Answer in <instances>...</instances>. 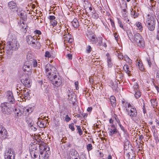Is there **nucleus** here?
<instances>
[{"label": "nucleus", "instance_id": "obj_5", "mask_svg": "<svg viewBox=\"0 0 159 159\" xmlns=\"http://www.w3.org/2000/svg\"><path fill=\"white\" fill-rule=\"evenodd\" d=\"M7 6L9 9L13 12L18 14L20 11V7L17 6L15 2L11 1L9 2Z\"/></svg>", "mask_w": 159, "mask_h": 159}, {"label": "nucleus", "instance_id": "obj_19", "mask_svg": "<svg viewBox=\"0 0 159 159\" xmlns=\"http://www.w3.org/2000/svg\"><path fill=\"white\" fill-rule=\"evenodd\" d=\"M26 121L30 126L32 127L34 124L33 120L29 116H27L26 118Z\"/></svg>", "mask_w": 159, "mask_h": 159}, {"label": "nucleus", "instance_id": "obj_9", "mask_svg": "<svg viewBox=\"0 0 159 159\" xmlns=\"http://www.w3.org/2000/svg\"><path fill=\"white\" fill-rule=\"evenodd\" d=\"M22 70L25 72H29V75H30L32 73V66L28 61L26 62L23 66Z\"/></svg>", "mask_w": 159, "mask_h": 159}, {"label": "nucleus", "instance_id": "obj_28", "mask_svg": "<svg viewBox=\"0 0 159 159\" xmlns=\"http://www.w3.org/2000/svg\"><path fill=\"white\" fill-rule=\"evenodd\" d=\"M117 74L116 75L117 80V78L119 79L120 80H122L123 78V76L122 73L120 71H119V72H117Z\"/></svg>", "mask_w": 159, "mask_h": 159}, {"label": "nucleus", "instance_id": "obj_15", "mask_svg": "<svg viewBox=\"0 0 159 159\" xmlns=\"http://www.w3.org/2000/svg\"><path fill=\"white\" fill-rule=\"evenodd\" d=\"M68 99L70 101V103L74 105L76 101L75 96L74 94L70 93L68 95Z\"/></svg>", "mask_w": 159, "mask_h": 159}, {"label": "nucleus", "instance_id": "obj_40", "mask_svg": "<svg viewBox=\"0 0 159 159\" xmlns=\"http://www.w3.org/2000/svg\"><path fill=\"white\" fill-rule=\"evenodd\" d=\"M117 55L118 58L121 59H123L124 58V57L123 56L122 53H120V52H117Z\"/></svg>", "mask_w": 159, "mask_h": 159}, {"label": "nucleus", "instance_id": "obj_4", "mask_svg": "<svg viewBox=\"0 0 159 159\" xmlns=\"http://www.w3.org/2000/svg\"><path fill=\"white\" fill-rule=\"evenodd\" d=\"M133 39L137 45L140 47H143L145 46L144 39L139 33H135L134 34Z\"/></svg>", "mask_w": 159, "mask_h": 159}, {"label": "nucleus", "instance_id": "obj_62", "mask_svg": "<svg viewBox=\"0 0 159 159\" xmlns=\"http://www.w3.org/2000/svg\"><path fill=\"white\" fill-rule=\"evenodd\" d=\"M92 107H89L87 109V111L89 112H90L92 111Z\"/></svg>", "mask_w": 159, "mask_h": 159}, {"label": "nucleus", "instance_id": "obj_20", "mask_svg": "<svg viewBox=\"0 0 159 159\" xmlns=\"http://www.w3.org/2000/svg\"><path fill=\"white\" fill-rule=\"evenodd\" d=\"M20 12L17 14L23 20L25 21L26 20L27 17V16L25 14V12L24 11H21L20 14H19Z\"/></svg>", "mask_w": 159, "mask_h": 159}, {"label": "nucleus", "instance_id": "obj_25", "mask_svg": "<svg viewBox=\"0 0 159 159\" xmlns=\"http://www.w3.org/2000/svg\"><path fill=\"white\" fill-rule=\"evenodd\" d=\"M70 154L72 156H74L75 157H79V153H78L77 151L75 149H72L71 150L70 152Z\"/></svg>", "mask_w": 159, "mask_h": 159}, {"label": "nucleus", "instance_id": "obj_34", "mask_svg": "<svg viewBox=\"0 0 159 159\" xmlns=\"http://www.w3.org/2000/svg\"><path fill=\"white\" fill-rule=\"evenodd\" d=\"M124 58L125 60L129 63H131L132 60L129 58V57L127 55L124 56Z\"/></svg>", "mask_w": 159, "mask_h": 159}, {"label": "nucleus", "instance_id": "obj_50", "mask_svg": "<svg viewBox=\"0 0 159 159\" xmlns=\"http://www.w3.org/2000/svg\"><path fill=\"white\" fill-rule=\"evenodd\" d=\"M71 120L69 116L68 115H66L65 117V120L66 121L68 122L70 121Z\"/></svg>", "mask_w": 159, "mask_h": 159}, {"label": "nucleus", "instance_id": "obj_53", "mask_svg": "<svg viewBox=\"0 0 159 159\" xmlns=\"http://www.w3.org/2000/svg\"><path fill=\"white\" fill-rule=\"evenodd\" d=\"M118 23L119 24H120V27H121V28H122V29H124L122 23L121 21H120L119 19H118Z\"/></svg>", "mask_w": 159, "mask_h": 159}, {"label": "nucleus", "instance_id": "obj_36", "mask_svg": "<svg viewBox=\"0 0 159 159\" xmlns=\"http://www.w3.org/2000/svg\"><path fill=\"white\" fill-rule=\"evenodd\" d=\"M102 37H99L98 39V45L99 46H102Z\"/></svg>", "mask_w": 159, "mask_h": 159}, {"label": "nucleus", "instance_id": "obj_22", "mask_svg": "<svg viewBox=\"0 0 159 159\" xmlns=\"http://www.w3.org/2000/svg\"><path fill=\"white\" fill-rule=\"evenodd\" d=\"M39 144H35L31 145L30 148V150L33 151H38V148Z\"/></svg>", "mask_w": 159, "mask_h": 159}, {"label": "nucleus", "instance_id": "obj_46", "mask_svg": "<svg viewBox=\"0 0 159 159\" xmlns=\"http://www.w3.org/2000/svg\"><path fill=\"white\" fill-rule=\"evenodd\" d=\"M134 91H136V90H139V85L136 83L133 86Z\"/></svg>", "mask_w": 159, "mask_h": 159}, {"label": "nucleus", "instance_id": "obj_32", "mask_svg": "<svg viewBox=\"0 0 159 159\" xmlns=\"http://www.w3.org/2000/svg\"><path fill=\"white\" fill-rule=\"evenodd\" d=\"M138 65L140 70L141 71H143L144 70V67L143 66L142 63H141L139 61L138 62Z\"/></svg>", "mask_w": 159, "mask_h": 159}, {"label": "nucleus", "instance_id": "obj_26", "mask_svg": "<svg viewBox=\"0 0 159 159\" xmlns=\"http://www.w3.org/2000/svg\"><path fill=\"white\" fill-rule=\"evenodd\" d=\"M27 59L29 61H30V60L34 59V56L31 54L30 52H28L27 54Z\"/></svg>", "mask_w": 159, "mask_h": 159}, {"label": "nucleus", "instance_id": "obj_17", "mask_svg": "<svg viewBox=\"0 0 159 159\" xmlns=\"http://www.w3.org/2000/svg\"><path fill=\"white\" fill-rule=\"evenodd\" d=\"M8 136V133L6 129H4V130L0 132V137H2V139H5Z\"/></svg>", "mask_w": 159, "mask_h": 159}, {"label": "nucleus", "instance_id": "obj_10", "mask_svg": "<svg viewBox=\"0 0 159 159\" xmlns=\"http://www.w3.org/2000/svg\"><path fill=\"white\" fill-rule=\"evenodd\" d=\"M5 158L11 159L12 157L13 159H14L15 157V155L13 151L10 148H8L6 151L5 153Z\"/></svg>", "mask_w": 159, "mask_h": 159}, {"label": "nucleus", "instance_id": "obj_14", "mask_svg": "<svg viewBox=\"0 0 159 159\" xmlns=\"http://www.w3.org/2000/svg\"><path fill=\"white\" fill-rule=\"evenodd\" d=\"M109 131L108 133L110 135L112 136L114 134H116L118 133V134L120 136V134L119 133L117 129L116 128L114 125H113L111 126V128L109 129Z\"/></svg>", "mask_w": 159, "mask_h": 159}, {"label": "nucleus", "instance_id": "obj_57", "mask_svg": "<svg viewBox=\"0 0 159 159\" xmlns=\"http://www.w3.org/2000/svg\"><path fill=\"white\" fill-rule=\"evenodd\" d=\"M35 33L36 34H38L39 35L41 34V32L38 30H35Z\"/></svg>", "mask_w": 159, "mask_h": 159}, {"label": "nucleus", "instance_id": "obj_39", "mask_svg": "<svg viewBox=\"0 0 159 159\" xmlns=\"http://www.w3.org/2000/svg\"><path fill=\"white\" fill-rule=\"evenodd\" d=\"M108 65L109 67H111L112 64L111 63V59L110 57L107 58Z\"/></svg>", "mask_w": 159, "mask_h": 159}, {"label": "nucleus", "instance_id": "obj_13", "mask_svg": "<svg viewBox=\"0 0 159 159\" xmlns=\"http://www.w3.org/2000/svg\"><path fill=\"white\" fill-rule=\"evenodd\" d=\"M87 37L89 41L93 44H96L98 42V39L95 35H90L87 34Z\"/></svg>", "mask_w": 159, "mask_h": 159}, {"label": "nucleus", "instance_id": "obj_56", "mask_svg": "<svg viewBox=\"0 0 159 159\" xmlns=\"http://www.w3.org/2000/svg\"><path fill=\"white\" fill-rule=\"evenodd\" d=\"M67 57L69 59H72V55L71 54H68L67 55Z\"/></svg>", "mask_w": 159, "mask_h": 159}, {"label": "nucleus", "instance_id": "obj_41", "mask_svg": "<svg viewBox=\"0 0 159 159\" xmlns=\"http://www.w3.org/2000/svg\"><path fill=\"white\" fill-rule=\"evenodd\" d=\"M30 153L31 156L32 157V156H33V158H35L37 157V155L36 154H35V151H33V150L30 151Z\"/></svg>", "mask_w": 159, "mask_h": 159}, {"label": "nucleus", "instance_id": "obj_58", "mask_svg": "<svg viewBox=\"0 0 159 159\" xmlns=\"http://www.w3.org/2000/svg\"><path fill=\"white\" fill-rule=\"evenodd\" d=\"M124 70L129 69V67L128 65H125L124 66Z\"/></svg>", "mask_w": 159, "mask_h": 159}, {"label": "nucleus", "instance_id": "obj_61", "mask_svg": "<svg viewBox=\"0 0 159 159\" xmlns=\"http://www.w3.org/2000/svg\"><path fill=\"white\" fill-rule=\"evenodd\" d=\"M47 147H46L45 146L43 148V151H48L49 150V148H48V149L47 150Z\"/></svg>", "mask_w": 159, "mask_h": 159}, {"label": "nucleus", "instance_id": "obj_29", "mask_svg": "<svg viewBox=\"0 0 159 159\" xmlns=\"http://www.w3.org/2000/svg\"><path fill=\"white\" fill-rule=\"evenodd\" d=\"M141 95V93L139 90H136L135 91L134 96L136 98H139Z\"/></svg>", "mask_w": 159, "mask_h": 159}, {"label": "nucleus", "instance_id": "obj_30", "mask_svg": "<svg viewBox=\"0 0 159 159\" xmlns=\"http://www.w3.org/2000/svg\"><path fill=\"white\" fill-rule=\"evenodd\" d=\"M24 110L30 113L33 111V109L32 107H25L24 108Z\"/></svg>", "mask_w": 159, "mask_h": 159}, {"label": "nucleus", "instance_id": "obj_60", "mask_svg": "<svg viewBox=\"0 0 159 159\" xmlns=\"http://www.w3.org/2000/svg\"><path fill=\"white\" fill-rule=\"evenodd\" d=\"M44 146H43L42 145H40L39 144V145L38 146V147H39V148L40 150H43V149Z\"/></svg>", "mask_w": 159, "mask_h": 159}, {"label": "nucleus", "instance_id": "obj_6", "mask_svg": "<svg viewBox=\"0 0 159 159\" xmlns=\"http://www.w3.org/2000/svg\"><path fill=\"white\" fill-rule=\"evenodd\" d=\"M128 115L131 118L135 117L137 115V112L136 108L133 106L129 104L128 108L126 109Z\"/></svg>", "mask_w": 159, "mask_h": 159}, {"label": "nucleus", "instance_id": "obj_64", "mask_svg": "<svg viewBox=\"0 0 159 159\" xmlns=\"http://www.w3.org/2000/svg\"><path fill=\"white\" fill-rule=\"evenodd\" d=\"M151 102L152 105H153L154 106L155 103V100L154 99L151 100Z\"/></svg>", "mask_w": 159, "mask_h": 159}, {"label": "nucleus", "instance_id": "obj_45", "mask_svg": "<svg viewBox=\"0 0 159 159\" xmlns=\"http://www.w3.org/2000/svg\"><path fill=\"white\" fill-rule=\"evenodd\" d=\"M51 56V55L50 54V52L48 51H47L45 52V57H48V58L50 57Z\"/></svg>", "mask_w": 159, "mask_h": 159}, {"label": "nucleus", "instance_id": "obj_59", "mask_svg": "<svg viewBox=\"0 0 159 159\" xmlns=\"http://www.w3.org/2000/svg\"><path fill=\"white\" fill-rule=\"evenodd\" d=\"M125 72L128 74L129 76L130 75V71L129 70V69L125 70Z\"/></svg>", "mask_w": 159, "mask_h": 159}, {"label": "nucleus", "instance_id": "obj_54", "mask_svg": "<svg viewBox=\"0 0 159 159\" xmlns=\"http://www.w3.org/2000/svg\"><path fill=\"white\" fill-rule=\"evenodd\" d=\"M157 40H159V27L157 29Z\"/></svg>", "mask_w": 159, "mask_h": 159}, {"label": "nucleus", "instance_id": "obj_3", "mask_svg": "<svg viewBox=\"0 0 159 159\" xmlns=\"http://www.w3.org/2000/svg\"><path fill=\"white\" fill-rule=\"evenodd\" d=\"M49 80L52 81V83L55 86L58 87L61 84V77L53 73L52 75L48 77Z\"/></svg>", "mask_w": 159, "mask_h": 159}, {"label": "nucleus", "instance_id": "obj_18", "mask_svg": "<svg viewBox=\"0 0 159 159\" xmlns=\"http://www.w3.org/2000/svg\"><path fill=\"white\" fill-rule=\"evenodd\" d=\"M110 101L111 106L113 107H115L116 105V100L115 97L113 96L110 97Z\"/></svg>", "mask_w": 159, "mask_h": 159}, {"label": "nucleus", "instance_id": "obj_31", "mask_svg": "<svg viewBox=\"0 0 159 159\" xmlns=\"http://www.w3.org/2000/svg\"><path fill=\"white\" fill-rule=\"evenodd\" d=\"M127 33L128 35L130 40H131V39H133L134 36H133L132 33L129 30L127 31Z\"/></svg>", "mask_w": 159, "mask_h": 159}, {"label": "nucleus", "instance_id": "obj_7", "mask_svg": "<svg viewBox=\"0 0 159 159\" xmlns=\"http://www.w3.org/2000/svg\"><path fill=\"white\" fill-rule=\"evenodd\" d=\"M45 71L48 77L54 73L56 74V69L49 64H47L45 66Z\"/></svg>", "mask_w": 159, "mask_h": 159}, {"label": "nucleus", "instance_id": "obj_63", "mask_svg": "<svg viewBox=\"0 0 159 159\" xmlns=\"http://www.w3.org/2000/svg\"><path fill=\"white\" fill-rule=\"evenodd\" d=\"M4 129H5V128L2 125H0V132L3 130Z\"/></svg>", "mask_w": 159, "mask_h": 159}, {"label": "nucleus", "instance_id": "obj_37", "mask_svg": "<svg viewBox=\"0 0 159 159\" xmlns=\"http://www.w3.org/2000/svg\"><path fill=\"white\" fill-rule=\"evenodd\" d=\"M26 25H25L24 23L23 22L22 24H21L20 25V27L22 29L26 30L27 27Z\"/></svg>", "mask_w": 159, "mask_h": 159}, {"label": "nucleus", "instance_id": "obj_43", "mask_svg": "<svg viewBox=\"0 0 159 159\" xmlns=\"http://www.w3.org/2000/svg\"><path fill=\"white\" fill-rule=\"evenodd\" d=\"M51 25H52L53 27H54L57 25V22L56 20H54L51 21Z\"/></svg>", "mask_w": 159, "mask_h": 159}, {"label": "nucleus", "instance_id": "obj_42", "mask_svg": "<svg viewBox=\"0 0 159 159\" xmlns=\"http://www.w3.org/2000/svg\"><path fill=\"white\" fill-rule=\"evenodd\" d=\"M87 149L88 151H90L92 149V146L91 144H89L87 146Z\"/></svg>", "mask_w": 159, "mask_h": 159}, {"label": "nucleus", "instance_id": "obj_33", "mask_svg": "<svg viewBox=\"0 0 159 159\" xmlns=\"http://www.w3.org/2000/svg\"><path fill=\"white\" fill-rule=\"evenodd\" d=\"M37 124L39 126V127L40 128H43L46 126V125H45L43 123V121H39L38 122Z\"/></svg>", "mask_w": 159, "mask_h": 159}, {"label": "nucleus", "instance_id": "obj_21", "mask_svg": "<svg viewBox=\"0 0 159 159\" xmlns=\"http://www.w3.org/2000/svg\"><path fill=\"white\" fill-rule=\"evenodd\" d=\"M71 23L73 26L75 28H77L79 26V22L76 19H74Z\"/></svg>", "mask_w": 159, "mask_h": 159}, {"label": "nucleus", "instance_id": "obj_38", "mask_svg": "<svg viewBox=\"0 0 159 159\" xmlns=\"http://www.w3.org/2000/svg\"><path fill=\"white\" fill-rule=\"evenodd\" d=\"M137 26L139 28L140 30H143V27L141 23L138 22L136 24Z\"/></svg>", "mask_w": 159, "mask_h": 159}, {"label": "nucleus", "instance_id": "obj_11", "mask_svg": "<svg viewBox=\"0 0 159 159\" xmlns=\"http://www.w3.org/2000/svg\"><path fill=\"white\" fill-rule=\"evenodd\" d=\"M156 21V17L154 14H148L147 16V20L146 21V24H155Z\"/></svg>", "mask_w": 159, "mask_h": 159}, {"label": "nucleus", "instance_id": "obj_55", "mask_svg": "<svg viewBox=\"0 0 159 159\" xmlns=\"http://www.w3.org/2000/svg\"><path fill=\"white\" fill-rule=\"evenodd\" d=\"M75 86L76 89V90L78 89H79L78 86V81H76L75 83Z\"/></svg>", "mask_w": 159, "mask_h": 159}, {"label": "nucleus", "instance_id": "obj_24", "mask_svg": "<svg viewBox=\"0 0 159 159\" xmlns=\"http://www.w3.org/2000/svg\"><path fill=\"white\" fill-rule=\"evenodd\" d=\"M28 61L29 63H30L31 64V66H32V65L34 67L37 66V62L35 60L32 59L30 61Z\"/></svg>", "mask_w": 159, "mask_h": 159}, {"label": "nucleus", "instance_id": "obj_23", "mask_svg": "<svg viewBox=\"0 0 159 159\" xmlns=\"http://www.w3.org/2000/svg\"><path fill=\"white\" fill-rule=\"evenodd\" d=\"M147 26L148 29L150 31H153L154 30L155 28V24H146Z\"/></svg>", "mask_w": 159, "mask_h": 159}, {"label": "nucleus", "instance_id": "obj_44", "mask_svg": "<svg viewBox=\"0 0 159 159\" xmlns=\"http://www.w3.org/2000/svg\"><path fill=\"white\" fill-rule=\"evenodd\" d=\"M74 124L73 123H71L69 125V128L72 131L75 130V128L74 126Z\"/></svg>", "mask_w": 159, "mask_h": 159}, {"label": "nucleus", "instance_id": "obj_12", "mask_svg": "<svg viewBox=\"0 0 159 159\" xmlns=\"http://www.w3.org/2000/svg\"><path fill=\"white\" fill-rule=\"evenodd\" d=\"M7 99L9 103H10L11 104L13 105L15 103V99L13 96V94L11 91H8L7 93Z\"/></svg>", "mask_w": 159, "mask_h": 159}, {"label": "nucleus", "instance_id": "obj_8", "mask_svg": "<svg viewBox=\"0 0 159 159\" xmlns=\"http://www.w3.org/2000/svg\"><path fill=\"white\" fill-rule=\"evenodd\" d=\"M7 48L8 51L18 49V47L17 45V41L15 40L14 41L12 39V41L8 42L7 43Z\"/></svg>", "mask_w": 159, "mask_h": 159}, {"label": "nucleus", "instance_id": "obj_49", "mask_svg": "<svg viewBox=\"0 0 159 159\" xmlns=\"http://www.w3.org/2000/svg\"><path fill=\"white\" fill-rule=\"evenodd\" d=\"M92 48L90 45L87 46L86 50L88 53H89L91 51Z\"/></svg>", "mask_w": 159, "mask_h": 159}, {"label": "nucleus", "instance_id": "obj_1", "mask_svg": "<svg viewBox=\"0 0 159 159\" xmlns=\"http://www.w3.org/2000/svg\"><path fill=\"white\" fill-rule=\"evenodd\" d=\"M13 105L11 104L8 102H4L1 104V111L3 114L8 115L11 114L12 111L13 110Z\"/></svg>", "mask_w": 159, "mask_h": 159}, {"label": "nucleus", "instance_id": "obj_27", "mask_svg": "<svg viewBox=\"0 0 159 159\" xmlns=\"http://www.w3.org/2000/svg\"><path fill=\"white\" fill-rule=\"evenodd\" d=\"M129 142L128 141H127L124 143V149L125 150H127L129 147Z\"/></svg>", "mask_w": 159, "mask_h": 159}, {"label": "nucleus", "instance_id": "obj_16", "mask_svg": "<svg viewBox=\"0 0 159 159\" xmlns=\"http://www.w3.org/2000/svg\"><path fill=\"white\" fill-rule=\"evenodd\" d=\"M20 81L23 84L26 86L29 87L31 86L30 80L29 78H25V79H21Z\"/></svg>", "mask_w": 159, "mask_h": 159}, {"label": "nucleus", "instance_id": "obj_47", "mask_svg": "<svg viewBox=\"0 0 159 159\" xmlns=\"http://www.w3.org/2000/svg\"><path fill=\"white\" fill-rule=\"evenodd\" d=\"M61 27L59 25L56 27L55 30H57V33H59L60 32Z\"/></svg>", "mask_w": 159, "mask_h": 159}, {"label": "nucleus", "instance_id": "obj_52", "mask_svg": "<svg viewBox=\"0 0 159 159\" xmlns=\"http://www.w3.org/2000/svg\"><path fill=\"white\" fill-rule=\"evenodd\" d=\"M121 129L123 130V131L124 132V133H125V130L124 127L121 124H119V125Z\"/></svg>", "mask_w": 159, "mask_h": 159}, {"label": "nucleus", "instance_id": "obj_2", "mask_svg": "<svg viewBox=\"0 0 159 159\" xmlns=\"http://www.w3.org/2000/svg\"><path fill=\"white\" fill-rule=\"evenodd\" d=\"M35 39L34 37L28 35L26 37V41L28 44L38 49L40 48V43Z\"/></svg>", "mask_w": 159, "mask_h": 159}, {"label": "nucleus", "instance_id": "obj_35", "mask_svg": "<svg viewBox=\"0 0 159 159\" xmlns=\"http://www.w3.org/2000/svg\"><path fill=\"white\" fill-rule=\"evenodd\" d=\"M77 129L78 131V133L80 135H81L83 134V132L81 129V127L79 125H76Z\"/></svg>", "mask_w": 159, "mask_h": 159}, {"label": "nucleus", "instance_id": "obj_51", "mask_svg": "<svg viewBox=\"0 0 159 159\" xmlns=\"http://www.w3.org/2000/svg\"><path fill=\"white\" fill-rule=\"evenodd\" d=\"M55 17L53 16H50L48 17V19H50L51 21L55 20Z\"/></svg>", "mask_w": 159, "mask_h": 159}, {"label": "nucleus", "instance_id": "obj_48", "mask_svg": "<svg viewBox=\"0 0 159 159\" xmlns=\"http://www.w3.org/2000/svg\"><path fill=\"white\" fill-rule=\"evenodd\" d=\"M146 60L148 63V65H149V67H151L152 66V63L151 61L150 60V58H148V57L146 58Z\"/></svg>", "mask_w": 159, "mask_h": 159}]
</instances>
